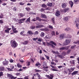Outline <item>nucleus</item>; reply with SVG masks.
I'll use <instances>...</instances> for the list:
<instances>
[{"label":"nucleus","instance_id":"obj_29","mask_svg":"<svg viewBox=\"0 0 79 79\" xmlns=\"http://www.w3.org/2000/svg\"><path fill=\"white\" fill-rule=\"evenodd\" d=\"M41 16L43 18H46V15L44 14H41Z\"/></svg>","mask_w":79,"mask_h":79},{"label":"nucleus","instance_id":"obj_15","mask_svg":"<svg viewBox=\"0 0 79 79\" xmlns=\"http://www.w3.org/2000/svg\"><path fill=\"white\" fill-rule=\"evenodd\" d=\"M5 70V67L3 66H0V71H3Z\"/></svg>","mask_w":79,"mask_h":79},{"label":"nucleus","instance_id":"obj_53","mask_svg":"<svg viewBox=\"0 0 79 79\" xmlns=\"http://www.w3.org/2000/svg\"><path fill=\"white\" fill-rule=\"evenodd\" d=\"M0 18L1 19L3 18V15L2 14L1 15H0Z\"/></svg>","mask_w":79,"mask_h":79},{"label":"nucleus","instance_id":"obj_16","mask_svg":"<svg viewBox=\"0 0 79 79\" xmlns=\"http://www.w3.org/2000/svg\"><path fill=\"white\" fill-rule=\"evenodd\" d=\"M27 33L28 34H29L30 35H33V34H34V33L32 32V31L29 30L27 32Z\"/></svg>","mask_w":79,"mask_h":79},{"label":"nucleus","instance_id":"obj_18","mask_svg":"<svg viewBox=\"0 0 79 79\" xmlns=\"http://www.w3.org/2000/svg\"><path fill=\"white\" fill-rule=\"evenodd\" d=\"M79 72L78 71H74L72 73V76H73L74 75H76L77 74V73H78Z\"/></svg>","mask_w":79,"mask_h":79},{"label":"nucleus","instance_id":"obj_26","mask_svg":"<svg viewBox=\"0 0 79 79\" xmlns=\"http://www.w3.org/2000/svg\"><path fill=\"white\" fill-rule=\"evenodd\" d=\"M51 34L52 36H55V31H52L51 32Z\"/></svg>","mask_w":79,"mask_h":79},{"label":"nucleus","instance_id":"obj_41","mask_svg":"<svg viewBox=\"0 0 79 79\" xmlns=\"http://www.w3.org/2000/svg\"><path fill=\"white\" fill-rule=\"evenodd\" d=\"M6 69H7L8 70V71H13V70L10 69V68H6Z\"/></svg>","mask_w":79,"mask_h":79},{"label":"nucleus","instance_id":"obj_24","mask_svg":"<svg viewBox=\"0 0 79 79\" xmlns=\"http://www.w3.org/2000/svg\"><path fill=\"white\" fill-rule=\"evenodd\" d=\"M65 31H71V29L68 27H67L65 29Z\"/></svg>","mask_w":79,"mask_h":79},{"label":"nucleus","instance_id":"obj_39","mask_svg":"<svg viewBox=\"0 0 79 79\" xmlns=\"http://www.w3.org/2000/svg\"><path fill=\"white\" fill-rule=\"evenodd\" d=\"M57 56H58V57H59V58H61V59H62V58H63V56H62V55H57Z\"/></svg>","mask_w":79,"mask_h":79},{"label":"nucleus","instance_id":"obj_30","mask_svg":"<svg viewBox=\"0 0 79 79\" xmlns=\"http://www.w3.org/2000/svg\"><path fill=\"white\" fill-rule=\"evenodd\" d=\"M17 66L19 68H20L22 67V65L19 64H17Z\"/></svg>","mask_w":79,"mask_h":79},{"label":"nucleus","instance_id":"obj_40","mask_svg":"<svg viewBox=\"0 0 79 79\" xmlns=\"http://www.w3.org/2000/svg\"><path fill=\"white\" fill-rule=\"evenodd\" d=\"M25 9L27 11H29L31 10V8L29 7H26L25 8Z\"/></svg>","mask_w":79,"mask_h":79},{"label":"nucleus","instance_id":"obj_60","mask_svg":"<svg viewBox=\"0 0 79 79\" xmlns=\"http://www.w3.org/2000/svg\"><path fill=\"white\" fill-rule=\"evenodd\" d=\"M38 39V42H42V39L40 38H39Z\"/></svg>","mask_w":79,"mask_h":79},{"label":"nucleus","instance_id":"obj_38","mask_svg":"<svg viewBox=\"0 0 79 79\" xmlns=\"http://www.w3.org/2000/svg\"><path fill=\"white\" fill-rule=\"evenodd\" d=\"M35 28V26H32L30 27L31 29H34Z\"/></svg>","mask_w":79,"mask_h":79},{"label":"nucleus","instance_id":"obj_22","mask_svg":"<svg viewBox=\"0 0 79 79\" xmlns=\"http://www.w3.org/2000/svg\"><path fill=\"white\" fill-rule=\"evenodd\" d=\"M70 63L71 64H75V62L74 60H73L70 61Z\"/></svg>","mask_w":79,"mask_h":79},{"label":"nucleus","instance_id":"obj_3","mask_svg":"<svg viewBox=\"0 0 79 79\" xmlns=\"http://www.w3.org/2000/svg\"><path fill=\"white\" fill-rule=\"evenodd\" d=\"M71 39L66 40L65 42L64 43V45H68L71 42Z\"/></svg>","mask_w":79,"mask_h":79},{"label":"nucleus","instance_id":"obj_58","mask_svg":"<svg viewBox=\"0 0 79 79\" xmlns=\"http://www.w3.org/2000/svg\"><path fill=\"white\" fill-rule=\"evenodd\" d=\"M62 55H64V56H65L66 55V52H63L62 53Z\"/></svg>","mask_w":79,"mask_h":79},{"label":"nucleus","instance_id":"obj_11","mask_svg":"<svg viewBox=\"0 0 79 79\" xmlns=\"http://www.w3.org/2000/svg\"><path fill=\"white\" fill-rule=\"evenodd\" d=\"M18 15L19 18H21L24 16L23 14L21 13H19Z\"/></svg>","mask_w":79,"mask_h":79},{"label":"nucleus","instance_id":"obj_55","mask_svg":"<svg viewBox=\"0 0 79 79\" xmlns=\"http://www.w3.org/2000/svg\"><path fill=\"white\" fill-rule=\"evenodd\" d=\"M39 34V32L37 31H36L35 32L34 35H37Z\"/></svg>","mask_w":79,"mask_h":79},{"label":"nucleus","instance_id":"obj_5","mask_svg":"<svg viewBox=\"0 0 79 79\" xmlns=\"http://www.w3.org/2000/svg\"><path fill=\"white\" fill-rule=\"evenodd\" d=\"M11 27L12 31H13L14 33H17V32H18V31L16 30V28L13 25L11 26Z\"/></svg>","mask_w":79,"mask_h":79},{"label":"nucleus","instance_id":"obj_10","mask_svg":"<svg viewBox=\"0 0 79 79\" xmlns=\"http://www.w3.org/2000/svg\"><path fill=\"white\" fill-rule=\"evenodd\" d=\"M60 15V12L59 10H56V16H59Z\"/></svg>","mask_w":79,"mask_h":79},{"label":"nucleus","instance_id":"obj_49","mask_svg":"<svg viewBox=\"0 0 79 79\" xmlns=\"http://www.w3.org/2000/svg\"><path fill=\"white\" fill-rule=\"evenodd\" d=\"M44 31H46L47 32H48L49 31V29L47 28H44Z\"/></svg>","mask_w":79,"mask_h":79},{"label":"nucleus","instance_id":"obj_12","mask_svg":"<svg viewBox=\"0 0 79 79\" xmlns=\"http://www.w3.org/2000/svg\"><path fill=\"white\" fill-rule=\"evenodd\" d=\"M44 26L42 25H40L38 26H36V28L39 29V28H41L42 27H44Z\"/></svg>","mask_w":79,"mask_h":79},{"label":"nucleus","instance_id":"obj_25","mask_svg":"<svg viewBox=\"0 0 79 79\" xmlns=\"http://www.w3.org/2000/svg\"><path fill=\"white\" fill-rule=\"evenodd\" d=\"M52 53H55V54H56V55H59L60 54V53L59 52H58V51H52Z\"/></svg>","mask_w":79,"mask_h":79},{"label":"nucleus","instance_id":"obj_1","mask_svg":"<svg viewBox=\"0 0 79 79\" xmlns=\"http://www.w3.org/2000/svg\"><path fill=\"white\" fill-rule=\"evenodd\" d=\"M10 44L11 47L13 48H16V47L18 46V44L15 41H13L11 40L10 41Z\"/></svg>","mask_w":79,"mask_h":79},{"label":"nucleus","instance_id":"obj_36","mask_svg":"<svg viewBox=\"0 0 79 79\" xmlns=\"http://www.w3.org/2000/svg\"><path fill=\"white\" fill-rule=\"evenodd\" d=\"M35 73H37L38 72H41V71H42L41 70H37V69H35Z\"/></svg>","mask_w":79,"mask_h":79},{"label":"nucleus","instance_id":"obj_2","mask_svg":"<svg viewBox=\"0 0 79 79\" xmlns=\"http://www.w3.org/2000/svg\"><path fill=\"white\" fill-rule=\"evenodd\" d=\"M7 77L10 79H15L17 78V77H14V76L12 75V74L9 73L7 74Z\"/></svg>","mask_w":79,"mask_h":79},{"label":"nucleus","instance_id":"obj_46","mask_svg":"<svg viewBox=\"0 0 79 79\" xmlns=\"http://www.w3.org/2000/svg\"><path fill=\"white\" fill-rule=\"evenodd\" d=\"M24 31L23 30V31H22L21 32H20V35H24H24H23V33H24Z\"/></svg>","mask_w":79,"mask_h":79},{"label":"nucleus","instance_id":"obj_4","mask_svg":"<svg viewBox=\"0 0 79 79\" xmlns=\"http://www.w3.org/2000/svg\"><path fill=\"white\" fill-rule=\"evenodd\" d=\"M46 77H47L49 79H53V78L54 77L53 76V74H50V76L47 75H45Z\"/></svg>","mask_w":79,"mask_h":79},{"label":"nucleus","instance_id":"obj_19","mask_svg":"<svg viewBox=\"0 0 79 79\" xmlns=\"http://www.w3.org/2000/svg\"><path fill=\"white\" fill-rule=\"evenodd\" d=\"M35 66H36V67H37V66H39V65L40 66H41V64H40V63H39V62L37 61L36 62V63L35 64Z\"/></svg>","mask_w":79,"mask_h":79},{"label":"nucleus","instance_id":"obj_63","mask_svg":"<svg viewBox=\"0 0 79 79\" xmlns=\"http://www.w3.org/2000/svg\"><path fill=\"white\" fill-rule=\"evenodd\" d=\"M75 23H79V19H77L75 21Z\"/></svg>","mask_w":79,"mask_h":79},{"label":"nucleus","instance_id":"obj_59","mask_svg":"<svg viewBox=\"0 0 79 79\" xmlns=\"http://www.w3.org/2000/svg\"><path fill=\"white\" fill-rule=\"evenodd\" d=\"M15 75L17 76H19V75H21V74L20 73H15Z\"/></svg>","mask_w":79,"mask_h":79},{"label":"nucleus","instance_id":"obj_17","mask_svg":"<svg viewBox=\"0 0 79 79\" xmlns=\"http://www.w3.org/2000/svg\"><path fill=\"white\" fill-rule=\"evenodd\" d=\"M62 8H65L66 7V4L65 3H63L61 5Z\"/></svg>","mask_w":79,"mask_h":79},{"label":"nucleus","instance_id":"obj_47","mask_svg":"<svg viewBox=\"0 0 79 79\" xmlns=\"http://www.w3.org/2000/svg\"><path fill=\"white\" fill-rule=\"evenodd\" d=\"M71 35H68L66 36V38H71Z\"/></svg>","mask_w":79,"mask_h":79},{"label":"nucleus","instance_id":"obj_6","mask_svg":"<svg viewBox=\"0 0 79 79\" xmlns=\"http://www.w3.org/2000/svg\"><path fill=\"white\" fill-rule=\"evenodd\" d=\"M51 66L52 68L54 69H51V70L53 71H58V70L57 69H58V68L54 66L53 65H51Z\"/></svg>","mask_w":79,"mask_h":79},{"label":"nucleus","instance_id":"obj_32","mask_svg":"<svg viewBox=\"0 0 79 79\" xmlns=\"http://www.w3.org/2000/svg\"><path fill=\"white\" fill-rule=\"evenodd\" d=\"M28 43V41H25L24 42H23V45H27Z\"/></svg>","mask_w":79,"mask_h":79},{"label":"nucleus","instance_id":"obj_61","mask_svg":"<svg viewBox=\"0 0 79 79\" xmlns=\"http://www.w3.org/2000/svg\"><path fill=\"white\" fill-rule=\"evenodd\" d=\"M9 61H10V63H13L14 60H13V59H10Z\"/></svg>","mask_w":79,"mask_h":79},{"label":"nucleus","instance_id":"obj_7","mask_svg":"<svg viewBox=\"0 0 79 79\" xmlns=\"http://www.w3.org/2000/svg\"><path fill=\"white\" fill-rule=\"evenodd\" d=\"M3 65L4 66H8V63H9V62L6 60L2 62Z\"/></svg>","mask_w":79,"mask_h":79},{"label":"nucleus","instance_id":"obj_43","mask_svg":"<svg viewBox=\"0 0 79 79\" xmlns=\"http://www.w3.org/2000/svg\"><path fill=\"white\" fill-rule=\"evenodd\" d=\"M13 11H16L17 8H16V7H13Z\"/></svg>","mask_w":79,"mask_h":79},{"label":"nucleus","instance_id":"obj_21","mask_svg":"<svg viewBox=\"0 0 79 79\" xmlns=\"http://www.w3.org/2000/svg\"><path fill=\"white\" fill-rule=\"evenodd\" d=\"M47 64L45 62H44L43 63V68H44L45 67H46L47 66Z\"/></svg>","mask_w":79,"mask_h":79},{"label":"nucleus","instance_id":"obj_42","mask_svg":"<svg viewBox=\"0 0 79 79\" xmlns=\"http://www.w3.org/2000/svg\"><path fill=\"white\" fill-rule=\"evenodd\" d=\"M48 28H49V29H53V26L49 25L48 26Z\"/></svg>","mask_w":79,"mask_h":79},{"label":"nucleus","instance_id":"obj_27","mask_svg":"<svg viewBox=\"0 0 79 79\" xmlns=\"http://www.w3.org/2000/svg\"><path fill=\"white\" fill-rule=\"evenodd\" d=\"M44 35H45V33L43 32H42L40 35L41 37H44Z\"/></svg>","mask_w":79,"mask_h":79},{"label":"nucleus","instance_id":"obj_34","mask_svg":"<svg viewBox=\"0 0 79 79\" xmlns=\"http://www.w3.org/2000/svg\"><path fill=\"white\" fill-rule=\"evenodd\" d=\"M10 68L11 69H13L15 68V66H14V65H11L10 66Z\"/></svg>","mask_w":79,"mask_h":79},{"label":"nucleus","instance_id":"obj_20","mask_svg":"<svg viewBox=\"0 0 79 79\" xmlns=\"http://www.w3.org/2000/svg\"><path fill=\"white\" fill-rule=\"evenodd\" d=\"M47 6H50V7H51L52 6L53 4H52V3L48 2L47 3Z\"/></svg>","mask_w":79,"mask_h":79},{"label":"nucleus","instance_id":"obj_37","mask_svg":"<svg viewBox=\"0 0 79 79\" xmlns=\"http://www.w3.org/2000/svg\"><path fill=\"white\" fill-rule=\"evenodd\" d=\"M26 20V19L24 18L23 19H22L19 20V21H24Z\"/></svg>","mask_w":79,"mask_h":79},{"label":"nucleus","instance_id":"obj_44","mask_svg":"<svg viewBox=\"0 0 79 79\" xmlns=\"http://www.w3.org/2000/svg\"><path fill=\"white\" fill-rule=\"evenodd\" d=\"M3 75V73L2 72H0V78Z\"/></svg>","mask_w":79,"mask_h":79},{"label":"nucleus","instance_id":"obj_33","mask_svg":"<svg viewBox=\"0 0 79 79\" xmlns=\"http://www.w3.org/2000/svg\"><path fill=\"white\" fill-rule=\"evenodd\" d=\"M78 1L79 2V0H74V4H77Z\"/></svg>","mask_w":79,"mask_h":79},{"label":"nucleus","instance_id":"obj_13","mask_svg":"<svg viewBox=\"0 0 79 79\" xmlns=\"http://www.w3.org/2000/svg\"><path fill=\"white\" fill-rule=\"evenodd\" d=\"M69 3L71 6V7L72 8L73 7V5H74V2H73L72 1H70L69 2Z\"/></svg>","mask_w":79,"mask_h":79},{"label":"nucleus","instance_id":"obj_23","mask_svg":"<svg viewBox=\"0 0 79 79\" xmlns=\"http://www.w3.org/2000/svg\"><path fill=\"white\" fill-rule=\"evenodd\" d=\"M35 19L36 21H37V20H38V21H40V22H41V19L40 18V17H36Z\"/></svg>","mask_w":79,"mask_h":79},{"label":"nucleus","instance_id":"obj_35","mask_svg":"<svg viewBox=\"0 0 79 79\" xmlns=\"http://www.w3.org/2000/svg\"><path fill=\"white\" fill-rule=\"evenodd\" d=\"M69 8H65L64 10V12H67L69 10Z\"/></svg>","mask_w":79,"mask_h":79},{"label":"nucleus","instance_id":"obj_31","mask_svg":"<svg viewBox=\"0 0 79 79\" xmlns=\"http://www.w3.org/2000/svg\"><path fill=\"white\" fill-rule=\"evenodd\" d=\"M41 6L42 7H43V8H47V5H45V4H42Z\"/></svg>","mask_w":79,"mask_h":79},{"label":"nucleus","instance_id":"obj_57","mask_svg":"<svg viewBox=\"0 0 79 79\" xmlns=\"http://www.w3.org/2000/svg\"><path fill=\"white\" fill-rule=\"evenodd\" d=\"M45 56L46 57V58L47 60H49V59H50V57H49V56L45 55Z\"/></svg>","mask_w":79,"mask_h":79},{"label":"nucleus","instance_id":"obj_14","mask_svg":"<svg viewBox=\"0 0 79 79\" xmlns=\"http://www.w3.org/2000/svg\"><path fill=\"white\" fill-rule=\"evenodd\" d=\"M49 43L50 45H52V44H53V45H56V43H55V42L53 41H51Z\"/></svg>","mask_w":79,"mask_h":79},{"label":"nucleus","instance_id":"obj_50","mask_svg":"<svg viewBox=\"0 0 79 79\" xmlns=\"http://www.w3.org/2000/svg\"><path fill=\"white\" fill-rule=\"evenodd\" d=\"M76 46V45H74V46H72L71 47V49H74L75 48V47Z\"/></svg>","mask_w":79,"mask_h":79},{"label":"nucleus","instance_id":"obj_56","mask_svg":"<svg viewBox=\"0 0 79 79\" xmlns=\"http://www.w3.org/2000/svg\"><path fill=\"white\" fill-rule=\"evenodd\" d=\"M37 39H38V37H36V38H33V40H34L35 41H36Z\"/></svg>","mask_w":79,"mask_h":79},{"label":"nucleus","instance_id":"obj_64","mask_svg":"<svg viewBox=\"0 0 79 79\" xmlns=\"http://www.w3.org/2000/svg\"><path fill=\"white\" fill-rule=\"evenodd\" d=\"M29 76H26L24 77V79H29Z\"/></svg>","mask_w":79,"mask_h":79},{"label":"nucleus","instance_id":"obj_51","mask_svg":"<svg viewBox=\"0 0 79 79\" xmlns=\"http://www.w3.org/2000/svg\"><path fill=\"white\" fill-rule=\"evenodd\" d=\"M5 32L6 33H8V34H9V32H10L9 31H8L7 29V30H5Z\"/></svg>","mask_w":79,"mask_h":79},{"label":"nucleus","instance_id":"obj_54","mask_svg":"<svg viewBox=\"0 0 79 79\" xmlns=\"http://www.w3.org/2000/svg\"><path fill=\"white\" fill-rule=\"evenodd\" d=\"M52 21L53 24H55V18H52Z\"/></svg>","mask_w":79,"mask_h":79},{"label":"nucleus","instance_id":"obj_28","mask_svg":"<svg viewBox=\"0 0 79 79\" xmlns=\"http://www.w3.org/2000/svg\"><path fill=\"white\" fill-rule=\"evenodd\" d=\"M69 46L64 47V50H68V49H69Z\"/></svg>","mask_w":79,"mask_h":79},{"label":"nucleus","instance_id":"obj_9","mask_svg":"<svg viewBox=\"0 0 79 79\" xmlns=\"http://www.w3.org/2000/svg\"><path fill=\"white\" fill-rule=\"evenodd\" d=\"M64 38V34H61L60 36V40H63Z\"/></svg>","mask_w":79,"mask_h":79},{"label":"nucleus","instance_id":"obj_45","mask_svg":"<svg viewBox=\"0 0 79 79\" xmlns=\"http://www.w3.org/2000/svg\"><path fill=\"white\" fill-rule=\"evenodd\" d=\"M36 75H37L39 78H40V75L38 73H36Z\"/></svg>","mask_w":79,"mask_h":79},{"label":"nucleus","instance_id":"obj_52","mask_svg":"<svg viewBox=\"0 0 79 79\" xmlns=\"http://www.w3.org/2000/svg\"><path fill=\"white\" fill-rule=\"evenodd\" d=\"M59 49H60V51L63 50H64V47L60 48Z\"/></svg>","mask_w":79,"mask_h":79},{"label":"nucleus","instance_id":"obj_62","mask_svg":"<svg viewBox=\"0 0 79 79\" xmlns=\"http://www.w3.org/2000/svg\"><path fill=\"white\" fill-rule=\"evenodd\" d=\"M19 4L20 5H24L25 3L20 2H19Z\"/></svg>","mask_w":79,"mask_h":79},{"label":"nucleus","instance_id":"obj_48","mask_svg":"<svg viewBox=\"0 0 79 79\" xmlns=\"http://www.w3.org/2000/svg\"><path fill=\"white\" fill-rule=\"evenodd\" d=\"M40 11H41V12H43V11H45V9L43 8L40 9Z\"/></svg>","mask_w":79,"mask_h":79},{"label":"nucleus","instance_id":"obj_8","mask_svg":"<svg viewBox=\"0 0 79 79\" xmlns=\"http://www.w3.org/2000/svg\"><path fill=\"white\" fill-rule=\"evenodd\" d=\"M25 23L27 24H29L31 23V17H29L25 21Z\"/></svg>","mask_w":79,"mask_h":79}]
</instances>
